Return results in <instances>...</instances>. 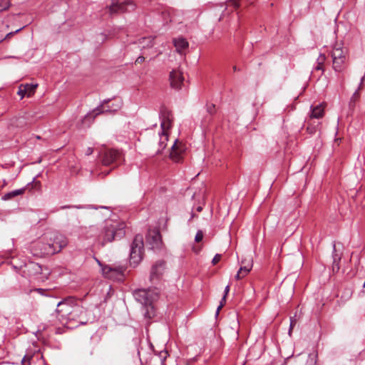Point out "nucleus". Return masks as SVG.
I'll return each mask as SVG.
<instances>
[{
  "label": "nucleus",
  "instance_id": "45",
  "mask_svg": "<svg viewBox=\"0 0 365 365\" xmlns=\"http://www.w3.org/2000/svg\"><path fill=\"white\" fill-rule=\"evenodd\" d=\"M196 210H197V212H201L202 210V207L201 206H199V207H197Z\"/></svg>",
  "mask_w": 365,
  "mask_h": 365
},
{
  "label": "nucleus",
  "instance_id": "26",
  "mask_svg": "<svg viewBox=\"0 0 365 365\" xmlns=\"http://www.w3.org/2000/svg\"><path fill=\"white\" fill-rule=\"evenodd\" d=\"M168 356L167 351H162L159 353V357L161 359L162 364L164 365V361Z\"/></svg>",
  "mask_w": 365,
  "mask_h": 365
},
{
  "label": "nucleus",
  "instance_id": "39",
  "mask_svg": "<svg viewBox=\"0 0 365 365\" xmlns=\"http://www.w3.org/2000/svg\"><path fill=\"white\" fill-rule=\"evenodd\" d=\"M339 260H340V257H337V255H335L334 256V264H336V266H337V269H339V263H338V262H339Z\"/></svg>",
  "mask_w": 365,
  "mask_h": 365
},
{
  "label": "nucleus",
  "instance_id": "27",
  "mask_svg": "<svg viewBox=\"0 0 365 365\" xmlns=\"http://www.w3.org/2000/svg\"><path fill=\"white\" fill-rule=\"evenodd\" d=\"M203 238V232L202 230H198L195 235V241L196 242H200V241H202Z\"/></svg>",
  "mask_w": 365,
  "mask_h": 365
},
{
  "label": "nucleus",
  "instance_id": "48",
  "mask_svg": "<svg viewBox=\"0 0 365 365\" xmlns=\"http://www.w3.org/2000/svg\"><path fill=\"white\" fill-rule=\"evenodd\" d=\"M292 326H293V324H292V322H291V324H290V329H289V332L291 331L292 329Z\"/></svg>",
  "mask_w": 365,
  "mask_h": 365
},
{
  "label": "nucleus",
  "instance_id": "20",
  "mask_svg": "<svg viewBox=\"0 0 365 365\" xmlns=\"http://www.w3.org/2000/svg\"><path fill=\"white\" fill-rule=\"evenodd\" d=\"M11 125L16 127V128H25L27 125V123L26 121L25 118L24 117H16L11 120Z\"/></svg>",
  "mask_w": 365,
  "mask_h": 365
},
{
  "label": "nucleus",
  "instance_id": "24",
  "mask_svg": "<svg viewBox=\"0 0 365 365\" xmlns=\"http://www.w3.org/2000/svg\"><path fill=\"white\" fill-rule=\"evenodd\" d=\"M311 120H310V119L307 120V132L309 135H312L317 132L318 125L312 123Z\"/></svg>",
  "mask_w": 365,
  "mask_h": 365
},
{
  "label": "nucleus",
  "instance_id": "28",
  "mask_svg": "<svg viewBox=\"0 0 365 365\" xmlns=\"http://www.w3.org/2000/svg\"><path fill=\"white\" fill-rule=\"evenodd\" d=\"M207 111L211 115L214 114L216 111L215 106L214 104H207Z\"/></svg>",
  "mask_w": 365,
  "mask_h": 365
},
{
  "label": "nucleus",
  "instance_id": "6",
  "mask_svg": "<svg viewBox=\"0 0 365 365\" xmlns=\"http://www.w3.org/2000/svg\"><path fill=\"white\" fill-rule=\"evenodd\" d=\"M331 56L334 71L336 72L343 71L346 60V49L343 46L341 43L336 42L333 46Z\"/></svg>",
  "mask_w": 365,
  "mask_h": 365
},
{
  "label": "nucleus",
  "instance_id": "14",
  "mask_svg": "<svg viewBox=\"0 0 365 365\" xmlns=\"http://www.w3.org/2000/svg\"><path fill=\"white\" fill-rule=\"evenodd\" d=\"M126 6H130L132 9L135 8V5L130 1H125L123 3L113 1L108 7L109 12L110 14L125 12L128 10Z\"/></svg>",
  "mask_w": 365,
  "mask_h": 365
},
{
  "label": "nucleus",
  "instance_id": "31",
  "mask_svg": "<svg viewBox=\"0 0 365 365\" xmlns=\"http://www.w3.org/2000/svg\"><path fill=\"white\" fill-rule=\"evenodd\" d=\"M326 61V56L324 54L320 53L317 60V63L324 65Z\"/></svg>",
  "mask_w": 365,
  "mask_h": 365
},
{
  "label": "nucleus",
  "instance_id": "2",
  "mask_svg": "<svg viewBox=\"0 0 365 365\" xmlns=\"http://www.w3.org/2000/svg\"><path fill=\"white\" fill-rule=\"evenodd\" d=\"M133 294L135 299L142 304L144 317L153 319L155 316L153 302L158 299V292L155 289H138Z\"/></svg>",
  "mask_w": 365,
  "mask_h": 365
},
{
  "label": "nucleus",
  "instance_id": "4",
  "mask_svg": "<svg viewBox=\"0 0 365 365\" xmlns=\"http://www.w3.org/2000/svg\"><path fill=\"white\" fill-rule=\"evenodd\" d=\"M78 301L73 297H68L58 303L56 314L57 319L61 324L66 326L69 324V316Z\"/></svg>",
  "mask_w": 365,
  "mask_h": 365
},
{
  "label": "nucleus",
  "instance_id": "29",
  "mask_svg": "<svg viewBox=\"0 0 365 365\" xmlns=\"http://www.w3.org/2000/svg\"><path fill=\"white\" fill-rule=\"evenodd\" d=\"M23 28H24V27L20 28V29H19L16 30L15 31H12V32H10V33L7 34L6 35V36H5L4 38H1V39H0V42H1L3 40H5V39H7V38H11V36H13L15 34H16V33H18L19 31H20Z\"/></svg>",
  "mask_w": 365,
  "mask_h": 365
},
{
  "label": "nucleus",
  "instance_id": "33",
  "mask_svg": "<svg viewBox=\"0 0 365 365\" xmlns=\"http://www.w3.org/2000/svg\"><path fill=\"white\" fill-rule=\"evenodd\" d=\"M229 6H232L235 9H237L240 6L239 0H230L229 1Z\"/></svg>",
  "mask_w": 365,
  "mask_h": 365
},
{
  "label": "nucleus",
  "instance_id": "21",
  "mask_svg": "<svg viewBox=\"0 0 365 365\" xmlns=\"http://www.w3.org/2000/svg\"><path fill=\"white\" fill-rule=\"evenodd\" d=\"M252 266H245L241 267L237 272L235 278L237 279H240L245 277L251 270Z\"/></svg>",
  "mask_w": 365,
  "mask_h": 365
},
{
  "label": "nucleus",
  "instance_id": "43",
  "mask_svg": "<svg viewBox=\"0 0 365 365\" xmlns=\"http://www.w3.org/2000/svg\"><path fill=\"white\" fill-rule=\"evenodd\" d=\"M31 359V357H26V356H25L24 358H23V360H22V362H24L26 359H28V361H29Z\"/></svg>",
  "mask_w": 365,
  "mask_h": 365
},
{
  "label": "nucleus",
  "instance_id": "11",
  "mask_svg": "<svg viewBox=\"0 0 365 365\" xmlns=\"http://www.w3.org/2000/svg\"><path fill=\"white\" fill-rule=\"evenodd\" d=\"M160 118L161 120L160 126L163 130V135L165 139H168V134L166 130H169L172 127L173 121V115L168 108L162 106L160 110Z\"/></svg>",
  "mask_w": 365,
  "mask_h": 365
},
{
  "label": "nucleus",
  "instance_id": "15",
  "mask_svg": "<svg viewBox=\"0 0 365 365\" xmlns=\"http://www.w3.org/2000/svg\"><path fill=\"white\" fill-rule=\"evenodd\" d=\"M170 81L173 88L180 89L184 81L182 73L179 70L172 71L170 73Z\"/></svg>",
  "mask_w": 365,
  "mask_h": 365
},
{
  "label": "nucleus",
  "instance_id": "35",
  "mask_svg": "<svg viewBox=\"0 0 365 365\" xmlns=\"http://www.w3.org/2000/svg\"><path fill=\"white\" fill-rule=\"evenodd\" d=\"M225 302H226V299L225 301L222 300V299H221L220 305L217 308L216 316H217L219 314L220 309L224 307V305L225 304Z\"/></svg>",
  "mask_w": 365,
  "mask_h": 365
},
{
  "label": "nucleus",
  "instance_id": "38",
  "mask_svg": "<svg viewBox=\"0 0 365 365\" xmlns=\"http://www.w3.org/2000/svg\"><path fill=\"white\" fill-rule=\"evenodd\" d=\"M145 61V57L143 56H140L137 58V59L135 60V63H143V61Z\"/></svg>",
  "mask_w": 365,
  "mask_h": 365
},
{
  "label": "nucleus",
  "instance_id": "16",
  "mask_svg": "<svg viewBox=\"0 0 365 365\" xmlns=\"http://www.w3.org/2000/svg\"><path fill=\"white\" fill-rule=\"evenodd\" d=\"M184 150L181 143H178L175 140V143L172 146V151L170 153V158L176 163H179L181 160V153Z\"/></svg>",
  "mask_w": 365,
  "mask_h": 365
},
{
  "label": "nucleus",
  "instance_id": "37",
  "mask_svg": "<svg viewBox=\"0 0 365 365\" xmlns=\"http://www.w3.org/2000/svg\"><path fill=\"white\" fill-rule=\"evenodd\" d=\"M323 66L322 64H317V66L314 67V70L315 71H321V74H323L324 73V68H323Z\"/></svg>",
  "mask_w": 365,
  "mask_h": 365
},
{
  "label": "nucleus",
  "instance_id": "10",
  "mask_svg": "<svg viewBox=\"0 0 365 365\" xmlns=\"http://www.w3.org/2000/svg\"><path fill=\"white\" fill-rule=\"evenodd\" d=\"M110 100L107 99L104 100L103 102L98 106L93 112L92 113H90L88 115L87 117H90L92 114H93V118L103 113H115L118 111L122 106V101H117L115 103H113L111 105H110Z\"/></svg>",
  "mask_w": 365,
  "mask_h": 365
},
{
  "label": "nucleus",
  "instance_id": "34",
  "mask_svg": "<svg viewBox=\"0 0 365 365\" xmlns=\"http://www.w3.org/2000/svg\"><path fill=\"white\" fill-rule=\"evenodd\" d=\"M220 259H221V255L216 254L212 260V264L215 265L217 263H218V262L220 260Z\"/></svg>",
  "mask_w": 365,
  "mask_h": 365
},
{
  "label": "nucleus",
  "instance_id": "30",
  "mask_svg": "<svg viewBox=\"0 0 365 365\" xmlns=\"http://www.w3.org/2000/svg\"><path fill=\"white\" fill-rule=\"evenodd\" d=\"M18 95L21 96V98H23L24 96H26V89L21 85L19 88Z\"/></svg>",
  "mask_w": 365,
  "mask_h": 365
},
{
  "label": "nucleus",
  "instance_id": "9",
  "mask_svg": "<svg viewBox=\"0 0 365 365\" xmlns=\"http://www.w3.org/2000/svg\"><path fill=\"white\" fill-rule=\"evenodd\" d=\"M101 162L104 165H110L111 164H120L123 154L116 149H106L100 154Z\"/></svg>",
  "mask_w": 365,
  "mask_h": 365
},
{
  "label": "nucleus",
  "instance_id": "18",
  "mask_svg": "<svg viewBox=\"0 0 365 365\" xmlns=\"http://www.w3.org/2000/svg\"><path fill=\"white\" fill-rule=\"evenodd\" d=\"M323 115H324V107L322 106V104H319V105H317L312 108L309 118H310V120H312L313 118L319 119V118H322Z\"/></svg>",
  "mask_w": 365,
  "mask_h": 365
},
{
  "label": "nucleus",
  "instance_id": "46",
  "mask_svg": "<svg viewBox=\"0 0 365 365\" xmlns=\"http://www.w3.org/2000/svg\"><path fill=\"white\" fill-rule=\"evenodd\" d=\"M91 231L93 232H96V228L94 227H91Z\"/></svg>",
  "mask_w": 365,
  "mask_h": 365
},
{
  "label": "nucleus",
  "instance_id": "25",
  "mask_svg": "<svg viewBox=\"0 0 365 365\" xmlns=\"http://www.w3.org/2000/svg\"><path fill=\"white\" fill-rule=\"evenodd\" d=\"M11 6L10 0H0V12L4 11Z\"/></svg>",
  "mask_w": 365,
  "mask_h": 365
},
{
  "label": "nucleus",
  "instance_id": "17",
  "mask_svg": "<svg viewBox=\"0 0 365 365\" xmlns=\"http://www.w3.org/2000/svg\"><path fill=\"white\" fill-rule=\"evenodd\" d=\"M188 42L183 38L174 40V46L178 53H182L188 47Z\"/></svg>",
  "mask_w": 365,
  "mask_h": 365
},
{
  "label": "nucleus",
  "instance_id": "1",
  "mask_svg": "<svg viewBox=\"0 0 365 365\" xmlns=\"http://www.w3.org/2000/svg\"><path fill=\"white\" fill-rule=\"evenodd\" d=\"M125 225L123 222L107 220L105 226L96 235V240L103 247L115 240L121 239L125 234Z\"/></svg>",
  "mask_w": 365,
  "mask_h": 365
},
{
  "label": "nucleus",
  "instance_id": "41",
  "mask_svg": "<svg viewBox=\"0 0 365 365\" xmlns=\"http://www.w3.org/2000/svg\"><path fill=\"white\" fill-rule=\"evenodd\" d=\"M93 152V150L92 148H88L87 150H86V154L87 155H91Z\"/></svg>",
  "mask_w": 365,
  "mask_h": 365
},
{
  "label": "nucleus",
  "instance_id": "36",
  "mask_svg": "<svg viewBox=\"0 0 365 365\" xmlns=\"http://www.w3.org/2000/svg\"><path fill=\"white\" fill-rule=\"evenodd\" d=\"M230 292V285H227L226 287L225 288V291H224V295L222 297V300H225L228 293Z\"/></svg>",
  "mask_w": 365,
  "mask_h": 365
},
{
  "label": "nucleus",
  "instance_id": "19",
  "mask_svg": "<svg viewBox=\"0 0 365 365\" xmlns=\"http://www.w3.org/2000/svg\"><path fill=\"white\" fill-rule=\"evenodd\" d=\"M26 191V187H22L21 189L15 190L11 192H9L4 195L1 197L3 200H9L13 199L14 197L23 195Z\"/></svg>",
  "mask_w": 365,
  "mask_h": 365
},
{
  "label": "nucleus",
  "instance_id": "32",
  "mask_svg": "<svg viewBox=\"0 0 365 365\" xmlns=\"http://www.w3.org/2000/svg\"><path fill=\"white\" fill-rule=\"evenodd\" d=\"M167 140L165 139V137L163 136V131L161 132V136H160V140L159 142V145H160V148L163 149L165 148L166 146V143L165 141H166Z\"/></svg>",
  "mask_w": 365,
  "mask_h": 365
},
{
  "label": "nucleus",
  "instance_id": "3",
  "mask_svg": "<svg viewBox=\"0 0 365 365\" xmlns=\"http://www.w3.org/2000/svg\"><path fill=\"white\" fill-rule=\"evenodd\" d=\"M68 240L65 235L58 232H53L49 234L46 243L42 245L41 253L49 255L60 252L68 245Z\"/></svg>",
  "mask_w": 365,
  "mask_h": 365
},
{
  "label": "nucleus",
  "instance_id": "5",
  "mask_svg": "<svg viewBox=\"0 0 365 365\" xmlns=\"http://www.w3.org/2000/svg\"><path fill=\"white\" fill-rule=\"evenodd\" d=\"M144 252V242L142 235H136L130 245V263L133 267L142 261Z\"/></svg>",
  "mask_w": 365,
  "mask_h": 365
},
{
  "label": "nucleus",
  "instance_id": "23",
  "mask_svg": "<svg viewBox=\"0 0 365 365\" xmlns=\"http://www.w3.org/2000/svg\"><path fill=\"white\" fill-rule=\"evenodd\" d=\"M364 80V76H363L361 78V81H360L358 89L352 95V96L351 98V103H354L359 98V96H360L359 91L362 88V84H363Z\"/></svg>",
  "mask_w": 365,
  "mask_h": 365
},
{
  "label": "nucleus",
  "instance_id": "8",
  "mask_svg": "<svg viewBox=\"0 0 365 365\" xmlns=\"http://www.w3.org/2000/svg\"><path fill=\"white\" fill-rule=\"evenodd\" d=\"M73 309L69 316V324L66 327L72 329L80 325L86 324L88 322L85 317L86 309L83 306L78 304V302H76Z\"/></svg>",
  "mask_w": 365,
  "mask_h": 365
},
{
  "label": "nucleus",
  "instance_id": "47",
  "mask_svg": "<svg viewBox=\"0 0 365 365\" xmlns=\"http://www.w3.org/2000/svg\"><path fill=\"white\" fill-rule=\"evenodd\" d=\"M233 70H234V71H238L237 66H233Z\"/></svg>",
  "mask_w": 365,
  "mask_h": 365
},
{
  "label": "nucleus",
  "instance_id": "22",
  "mask_svg": "<svg viewBox=\"0 0 365 365\" xmlns=\"http://www.w3.org/2000/svg\"><path fill=\"white\" fill-rule=\"evenodd\" d=\"M21 85L26 89L27 97H31L33 94H34L37 84L26 83L25 85Z\"/></svg>",
  "mask_w": 365,
  "mask_h": 365
},
{
  "label": "nucleus",
  "instance_id": "44",
  "mask_svg": "<svg viewBox=\"0 0 365 365\" xmlns=\"http://www.w3.org/2000/svg\"><path fill=\"white\" fill-rule=\"evenodd\" d=\"M71 206H70V205H65V206L61 207V209H66V208H71Z\"/></svg>",
  "mask_w": 365,
  "mask_h": 365
},
{
  "label": "nucleus",
  "instance_id": "12",
  "mask_svg": "<svg viewBox=\"0 0 365 365\" xmlns=\"http://www.w3.org/2000/svg\"><path fill=\"white\" fill-rule=\"evenodd\" d=\"M146 245L150 250H158L163 245L161 235L158 229L149 230L146 235Z\"/></svg>",
  "mask_w": 365,
  "mask_h": 365
},
{
  "label": "nucleus",
  "instance_id": "42",
  "mask_svg": "<svg viewBox=\"0 0 365 365\" xmlns=\"http://www.w3.org/2000/svg\"><path fill=\"white\" fill-rule=\"evenodd\" d=\"M34 291L38 292V293H39V294H41L45 292L44 289H40V288L39 289H34Z\"/></svg>",
  "mask_w": 365,
  "mask_h": 365
},
{
  "label": "nucleus",
  "instance_id": "40",
  "mask_svg": "<svg viewBox=\"0 0 365 365\" xmlns=\"http://www.w3.org/2000/svg\"><path fill=\"white\" fill-rule=\"evenodd\" d=\"M30 267H31L34 269H36V268L37 269H40V266L38 265V264H35V263H30L29 264Z\"/></svg>",
  "mask_w": 365,
  "mask_h": 365
},
{
  "label": "nucleus",
  "instance_id": "7",
  "mask_svg": "<svg viewBox=\"0 0 365 365\" xmlns=\"http://www.w3.org/2000/svg\"><path fill=\"white\" fill-rule=\"evenodd\" d=\"M97 262L101 267L102 274L105 277L117 281L123 280L125 271V266L103 264L98 259H97Z\"/></svg>",
  "mask_w": 365,
  "mask_h": 365
},
{
  "label": "nucleus",
  "instance_id": "13",
  "mask_svg": "<svg viewBox=\"0 0 365 365\" xmlns=\"http://www.w3.org/2000/svg\"><path fill=\"white\" fill-rule=\"evenodd\" d=\"M165 269V262L163 260L156 262L151 267L150 274V281L153 284L158 283Z\"/></svg>",
  "mask_w": 365,
  "mask_h": 365
}]
</instances>
